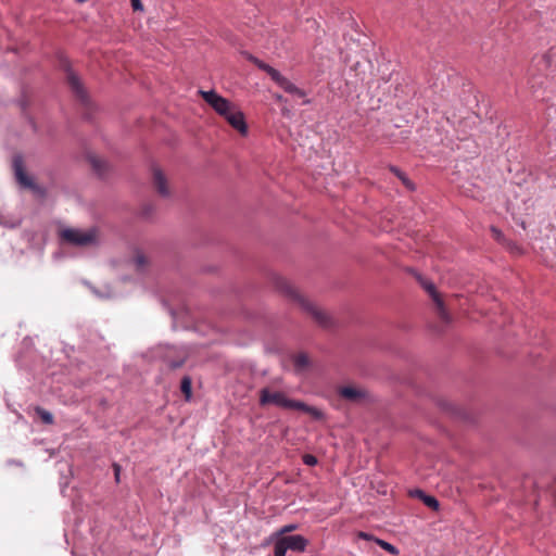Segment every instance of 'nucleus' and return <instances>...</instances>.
<instances>
[{
  "label": "nucleus",
  "mask_w": 556,
  "mask_h": 556,
  "mask_svg": "<svg viewBox=\"0 0 556 556\" xmlns=\"http://www.w3.org/2000/svg\"><path fill=\"white\" fill-rule=\"evenodd\" d=\"M375 542L384 551L389 552L392 555H397L399 549L391 543L383 541L381 539H375Z\"/></svg>",
  "instance_id": "6ab92c4d"
},
{
  "label": "nucleus",
  "mask_w": 556,
  "mask_h": 556,
  "mask_svg": "<svg viewBox=\"0 0 556 556\" xmlns=\"http://www.w3.org/2000/svg\"><path fill=\"white\" fill-rule=\"evenodd\" d=\"M491 231L494 236V238L497 240V241H501L503 239V233L500 229L495 228V227H491Z\"/></svg>",
  "instance_id": "bb28decb"
},
{
  "label": "nucleus",
  "mask_w": 556,
  "mask_h": 556,
  "mask_svg": "<svg viewBox=\"0 0 556 556\" xmlns=\"http://www.w3.org/2000/svg\"><path fill=\"white\" fill-rule=\"evenodd\" d=\"M180 390L185 394L186 400L189 401L192 394V380L189 376H185L181 379Z\"/></svg>",
  "instance_id": "dca6fc26"
},
{
  "label": "nucleus",
  "mask_w": 556,
  "mask_h": 556,
  "mask_svg": "<svg viewBox=\"0 0 556 556\" xmlns=\"http://www.w3.org/2000/svg\"><path fill=\"white\" fill-rule=\"evenodd\" d=\"M339 394L340 396L352 403H359L367 396V393L364 390L350 386L340 388Z\"/></svg>",
  "instance_id": "9b49d317"
},
{
  "label": "nucleus",
  "mask_w": 556,
  "mask_h": 556,
  "mask_svg": "<svg viewBox=\"0 0 556 556\" xmlns=\"http://www.w3.org/2000/svg\"><path fill=\"white\" fill-rule=\"evenodd\" d=\"M286 546L282 544V542L277 539L274 545V556H286L287 553Z\"/></svg>",
  "instance_id": "412c9836"
},
{
  "label": "nucleus",
  "mask_w": 556,
  "mask_h": 556,
  "mask_svg": "<svg viewBox=\"0 0 556 556\" xmlns=\"http://www.w3.org/2000/svg\"><path fill=\"white\" fill-rule=\"evenodd\" d=\"M61 240L72 247L87 248L99 245V230L91 227L87 230L79 228H64L60 231Z\"/></svg>",
  "instance_id": "7ed1b4c3"
},
{
  "label": "nucleus",
  "mask_w": 556,
  "mask_h": 556,
  "mask_svg": "<svg viewBox=\"0 0 556 556\" xmlns=\"http://www.w3.org/2000/svg\"><path fill=\"white\" fill-rule=\"evenodd\" d=\"M134 261L138 268H141L147 264V260L143 254H137L135 256Z\"/></svg>",
  "instance_id": "b1692460"
},
{
  "label": "nucleus",
  "mask_w": 556,
  "mask_h": 556,
  "mask_svg": "<svg viewBox=\"0 0 556 556\" xmlns=\"http://www.w3.org/2000/svg\"><path fill=\"white\" fill-rule=\"evenodd\" d=\"M119 472H121V467H119V465L114 464L115 480H116L117 482L119 481Z\"/></svg>",
  "instance_id": "c756f323"
},
{
  "label": "nucleus",
  "mask_w": 556,
  "mask_h": 556,
  "mask_svg": "<svg viewBox=\"0 0 556 556\" xmlns=\"http://www.w3.org/2000/svg\"><path fill=\"white\" fill-rule=\"evenodd\" d=\"M36 192H37V200L39 198H45L48 193L47 189L41 188L38 184H37Z\"/></svg>",
  "instance_id": "cd10ccee"
},
{
  "label": "nucleus",
  "mask_w": 556,
  "mask_h": 556,
  "mask_svg": "<svg viewBox=\"0 0 556 556\" xmlns=\"http://www.w3.org/2000/svg\"><path fill=\"white\" fill-rule=\"evenodd\" d=\"M298 525L296 523H289V525H286L283 526L279 531H278V535H281V536H285L286 533H289V532H292L294 530L298 529Z\"/></svg>",
  "instance_id": "4be33fe9"
},
{
  "label": "nucleus",
  "mask_w": 556,
  "mask_h": 556,
  "mask_svg": "<svg viewBox=\"0 0 556 556\" xmlns=\"http://www.w3.org/2000/svg\"><path fill=\"white\" fill-rule=\"evenodd\" d=\"M199 93L204 99V101L210 104L219 115L226 114L228 106L231 104L226 98L219 96L214 90H199Z\"/></svg>",
  "instance_id": "6e6552de"
},
{
  "label": "nucleus",
  "mask_w": 556,
  "mask_h": 556,
  "mask_svg": "<svg viewBox=\"0 0 556 556\" xmlns=\"http://www.w3.org/2000/svg\"><path fill=\"white\" fill-rule=\"evenodd\" d=\"M391 172L402 180V182L410 190H414V184L407 178V176L397 167L392 166Z\"/></svg>",
  "instance_id": "f3484780"
},
{
  "label": "nucleus",
  "mask_w": 556,
  "mask_h": 556,
  "mask_svg": "<svg viewBox=\"0 0 556 556\" xmlns=\"http://www.w3.org/2000/svg\"><path fill=\"white\" fill-rule=\"evenodd\" d=\"M293 362H294L295 368H298V369H303L306 366H308V364H309L308 357L304 353H300V354L295 355Z\"/></svg>",
  "instance_id": "a211bd4d"
},
{
  "label": "nucleus",
  "mask_w": 556,
  "mask_h": 556,
  "mask_svg": "<svg viewBox=\"0 0 556 556\" xmlns=\"http://www.w3.org/2000/svg\"><path fill=\"white\" fill-rule=\"evenodd\" d=\"M76 1H77V2H79V3H84V2H86L87 0H76Z\"/></svg>",
  "instance_id": "2f4dec72"
},
{
  "label": "nucleus",
  "mask_w": 556,
  "mask_h": 556,
  "mask_svg": "<svg viewBox=\"0 0 556 556\" xmlns=\"http://www.w3.org/2000/svg\"><path fill=\"white\" fill-rule=\"evenodd\" d=\"M37 416H39L46 425H51L53 422V415L46 409L37 407Z\"/></svg>",
  "instance_id": "aec40b11"
},
{
  "label": "nucleus",
  "mask_w": 556,
  "mask_h": 556,
  "mask_svg": "<svg viewBox=\"0 0 556 556\" xmlns=\"http://www.w3.org/2000/svg\"><path fill=\"white\" fill-rule=\"evenodd\" d=\"M279 540L288 551L295 553H303L308 545V540L300 534L280 536Z\"/></svg>",
  "instance_id": "9d476101"
},
{
  "label": "nucleus",
  "mask_w": 556,
  "mask_h": 556,
  "mask_svg": "<svg viewBox=\"0 0 556 556\" xmlns=\"http://www.w3.org/2000/svg\"><path fill=\"white\" fill-rule=\"evenodd\" d=\"M273 404L275 406L286 409H296L309 414L314 419L319 420L324 418V413L306 403L293 399H289L283 392H271L268 388L260 390V405L266 406Z\"/></svg>",
  "instance_id": "f257e3e1"
},
{
  "label": "nucleus",
  "mask_w": 556,
  "mask_h": 556,
  "mask_svg": "<svg viewBox=\"0 0 556 556\" xmlns=\"http://www.w3.org/2000/svg\"><path fill=\"white\" fill-rule=\"evenodd\" d=\"M182 365H184V359L177 361V362L176 361L175 362H170L169 367L172 369H177V368L181 367Z\"/></svg>",
  "instance_id": "c85d7f7f"
},
{
  "label": "nucleus",
  "mask_w": 556,
  "mask_h": 556,
  "mask_svg": "<svg viewBox=\"0 0 556 556\" xmlns=\"http://www.w3.org/2000/svg\"><path fill=\"white\" fill-rule=\"evenodd\" d=\"M220 115L240 134L245 135L248 132L244 114L232 103L228 106L227 113Z\"/></svg>",
  "instance_id": "1a4fd4ad"
},
{
  "label": "nucleus",
  "mask_w": 556,
  "mask_h": 556,
  "mask_svg": "<svg viewBox=\"0 0 556 556\" xmlns=\"http://www.w3.org/2000/svg\"><path fill=\"white\" fill-rule=\"evenodd\" d=\"M412 494L421 500L427 507L433 510H437L440 506L439 501L434 496L426 494L420 489H416Z\"/></svg>",
  "instance_id": "ddd939ff"
},
{
  "label": "nucleus",
  "mask_w": 556,
  "mask_h": 556,
  "mask_svg": "<svg viewBox=\"0 0 556 556\" xmlns=\"http://www.w3.org/2000/svg\"><path fill=\"white\" fill-rule=\"evenodd\" d=\"M31 105H33V94L31 92L23 91L22 97L20 99V106L26 116H28L30 119V113H31Z\"/></svg>",
  "instance_id": "2eb2a0df"
},
{
  "label": "nucleus",
  "mask_w": 556,
  "mask_h": 556,
  "mask_svg": "<svg viewBox=\"0 0 556 556\" xmlns=\"http://www.w3.org/2000/svg\"><path fill=\"white\" fill-rule=\"evenodd\" d=\"M417 279L420 282L421 287L429 293V295L435 303L440 318L447 323L450 320V317L444 307L443 300L440 298L439 293L437 292L434 283L427 279H424L421 276H417Z\"/></svg>",
  "instance_id": "0eeeda50"
},
{
  "label": "nucleus",
  "mask_w": 556,
  "mask_h": 556,
  "mask_svg": "<svg viewBox=\"0 0 556 556\" xmlns=\"http://www.w3.org/2000/svg\"><path fill=\"white\" fill-rule=\"evenodd\" d=\"M247 59L256 65L261 71H264L286 92L298 96L300 98L305 96V92L302 89L298 88L293 83H291L287 77L281 75L279 71L269 64L263 62L252 54H247Z\"/></svg>",
  "instance_id": "20e7f679"
},
{
  "label": "nucleus",
  "mask_w": 556,
  "mask_h": 556,
  "mask_svg": "<svg viewBox=\"0 0 556 556\" xmlns=\"http://www.w3.org/2000/svg\"><path fill=\"white\" fill-rule=\"evenodd\" d=\"M151 212H152V207L148 206V207L144 208L143 215L148 216Z\"/></svg>",
  "instance_id": "7c9ffc66"
},
{
  "label": "nucleus",
  "mask_w": 556,
  "mask_h": 556,
  "mask_svg": "<svg viewBox=\"0 0 556 556\" xmlns=\"http://www.w3.org/2000/svg\"><path fill=\"white\" fill-rule=\"evenodd\" d=\"M14 176L17 184L25 189H34L35 182L25 172L24 159L21 154H15L12 162Z\"/></svg>",
  "instance_id": "423d86ee"
},
{
  "label": "nucleus",
  "mask_w": 556,
  "mask_h": 556,
  "mask_svg": "<svg viewBox=\"0 0 556 556\" xmlns=\"http://www.w3.org/2000/svg\"><path fill=\"white\" fill-rule=\"evenodd\" d=\"M303 463L307 466H314L317 464V458L312 454H305L303 456Z\"/></svg>",
  "instance_id": "5701e85b"
},
{
  "label": "nucleus",
  "mask_w": 556,
  "mask_h": 556,
  "mask_svg": "<svg viewBox=\"0 0 556 556\" xmlns=\"http://www.w3.org/2000/svg\"><path fill=\"white\" fill-rule=\"evenodd\" d=\"M88 161H89L93 172L98 176L102 177L105 174L106 168H108V163L104 160L90 154V155H88Z\"/></svg>",
  "instance_id": "4468645a"
},
{
  "label": "nucleus",
  "mask_w": 556,
  "mask_h": 556,
  "mask_svg": "<svg viewBox=\"0 0 556 556\" xmlns=\"http://www.w3.org/2000/svg\"><path fill=\"white\" fill-rule=\"evenodd\" d=\"M131 1V7L135 11H142L143 10V5H142V2L141 0H130Z\"/></svg>",
  "instance_id": "a878e982"
},
{
  "label": "nucleus",
  "mask_w": 556,
  "mask_h": 556,
  "mask_svg": "<svg viewBox=\"0 0 556 556\" xmlns=\"http://www.w3.org/2000/svg\"><path fill=\"white\" fill-rule=\"evenodd\" d=\"M276 287L283 292L286 295L294 300L300 304V306L309 313L314 320L321 327L328 328L332 325L331 317L324 312L323 309L318 308L315 304L309 302L307 299H305L303 295H301L296 289H294L286 279L278 278L276 280Z\"/></svg>",
  "instance_id": "f03ea898"
},
{
  "label": "nucleus",
  "mask_w": 556,
  "mask_h": 556,
  "mask_svg": "<svg viewBox=\"0 0 556 556\" xmlns=\"http://www.w3.org/2000/svg\"><path fill=\"white\" fill-rule=\"evenodd\" d=\"M153 184H154L157 192L162 197L169 195V190L167 188L166 178L160 168L153 169Z\"/></svg>",
  "instance_id": "f8f14e48"
},
{
  "label": "nucleus",
  "mask_w": 556,
  "mask_h": 556,
  "mask_svg": "<svg viewBox=\"0 0 556 556\" xmlns=\"http://www.w3.org/2000/svg\"><path fill=\"white\" fill-rule=\"evenodd\" d=\"M66 80L76 99L88 108L91 103L90 98L80 78L72 70H67Z\"/></svg>",
  "instance_id": "39448f33"
},
{
  "label": "nucleus",
  "mask_w": 556,
  "mask_h": 556,
  "mask_svg": "<svg viewBox=\"0 0 556 556\" xmlns=\"http://www.w3.org/2000/svg\"><path fill=\"white\" fill-rule=\"evenodd\" d=\"M357 536L359 539H363V540H366V541H375V539H376L372 534L367 533V532H363V531H359L357 533Z\"/></svg>",
  "instance_id": "393cba45"
}]
</instances>
